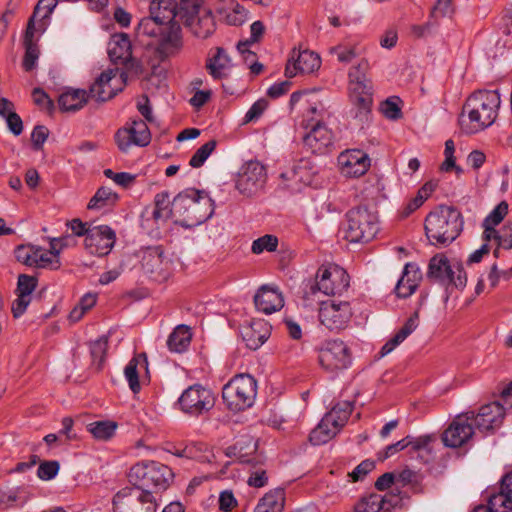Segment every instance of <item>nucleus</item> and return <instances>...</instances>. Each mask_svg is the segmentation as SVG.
<instances>
[{
    "instance_id": "1",
    "label": "nucleus",
    "mask_w": 512,
    "mask_h": 512,
    "mask_svg": "<svg viewBox=\"0 0 512 512\" xmlns=\"http://www.w3.org/2000/svg\"><path fill=\"white\" fill-rule=\"evenodd\" d=\"M501 98L497 90L479 89L470 94L459 116V125L466 134H475L490 127L498 116Z\"/></svg>"
},
{
    "instance_id": "2",
    "label": "nucleus",
    "mask_w": 512,
    "mask_h": 512,
    "mask_svg": "<svg viewBox=\"0 0 512 512\" xmlns=\"http://www.w3.org/2000/svg\"><path fill=\"white\" fill-rule=\"evenodd\" d=\"M215 205L205 190L187 188L178 193L172 201L173 216L181 226L192 228L212 217Z\"/></svg>"
},
{
    "instance_id": "3",
    "label": "nucleus",
    "mask_w": 512,
    "mask_h": 512,
    "mask_svg": "<svg viewBox=\"0 0 512 512\" xmlns=\"http://www.w3.org/2000/svg\"><path fill=\"white\" fill-rule=\"evenodd\" d=\"M463 224L458 209L440 205L426 216L425 234L432 245L447 246L460 235Z\"/></svg>"
},
{
    "instance_id": "4",
    "label": "nucleus",
    "mask_w": 512,
    "mask_h": 512,
    "mask_svg": "<svg viewBox=\"0 0 512 512\" xmlns=\"http://www.w3.org/2000/svg\"><path fill=\"white\" fill-rule=\"evenodd\" d=\"M128 477L133 487L149 491L151 489L165 490L173 473L168 466L160 462L141 461L130 468Z\"/></svg>"
},
{
    "instance_id": "5",
    "label": "nucleus",
    "mask_w": 512,
    "mask_h": 512,
    "mask_svg": "<svg viewBox=\"0 0 512 512\" xmlns=\"http://www.w3.org/2000/svg\"><path fill=\"white\" fill-rule=\"evenodd\" d=\"M175 18L174 0H152L149 6V16L139 21L136 34L139 38L158 39Z\"/></svg>"
},
{
    "instance_id": "6",
    "label": "nucleus",
    "mask_w": 512,
    "mask_h": 512,
    "mask_svg": "<svg viewBox=\"0 0 512 512\" xmlns=\"http://www.w3.org/2000/svg\"><path fill=\"white\" fill-rule=\"evenodd\" d=\"M344 237L350 243L371 241L379 231L377 215L366 207H356L346 214Z\"/></svg>"
},
{
    "instance_id": "7",
    "label": "nucleus",
    "mask_w": 512,
    "mask_h": 512,
    "mask_svg": "<svg viewBox=\"0 0 512 512\" xmlns=\"http://www.w3.org/2000/svg\"><path fill=\"white\" fill-rule=\"evenodd\" d=\"M257 395V382L251 375L239 374L226 383L222 398L232 411H242L254 404Z\"/></svg>"
},
{
    "instance_id": "8",
    "label": "nucleus",
    "mask_w": 512,
    "mask_h": 512,
    "mask_svg": "<svg viewBox=\"0 0 512 512\" xmlns=\"http://www.w3.org/2000/svg\"><path fill=\"white\" fill-rule=\"evenodd\" d=\"M351 412L352 405L349 402L336 404L311 431L309 436L310 442L316 446L329 442L347 423Z\"/></svg>"
},
{
    "instance_id": "9",
    "label": "nucleus",
    "mask_w": 512,
    "mask_h": 512,
    "mask_svg": "<svg viewBox=\"0 0 512 512\" xmlns=\"http://www.w3.org/2000/svg\"><path fill=\"white\" fill-rule=\"evenodd\" d=\"M427 276L444 285L446 289L450 286L464 289L467 284L463 265L458 261H450L443 253H438L430 259Z\"/></svg>"
},
{
    "instance_id": "10",
    "label": "nucleus",
    "mask_w": 512,
    "mask_h": 512,
    "mask_svg": "<svg viewBox=\"0 0 512 512\" xmlns=\"http://www.w3.org/2000/svg\"><path fill=\"white\" fill-rule=\"evenodd\" d=\"M153 492L139 487H125L113 497L114 512H156Z\"/></svg>"
},
{
    "instance_id": "11",
    "label": "nucleus",
    "mask_w": 512,
    "mask_h": 512,
    "mask_svg": "<svg viewBox=\"0 0 512 512\" xmlns=\"http://www.w3.org/2000/svg\"><path fill=\"white\" fill-rule=\"evenodd\" d=\"M214 393L200 384L186 388L178 398L180 410L192 417L208 413L215 405Z\"/></svg>"
},
{
    "instance_id": "12",
    "label": "nucleus",
    "mask_w": 512,
    "mask_h": 512,
    "mask_svg": "<svg viewBox=\"0 0 512 512\" xmlns=\"http://www.w3.org/2000/svg\"><path fill=\"white\" fill-rule=\"evenodd\" d=\"M349 287L348 273L338 265L322 266L316 274L311 294L320 291L325 295L342 294Z\"/></svg>"
},
{
    "instance_id": "13",
    "label": "nucleus",
    "mask_w": 512,
    "mask_h": 512,
    "mask_svg": "<svg viewBox=\"0 0 512 512\" xmlns=\"http://www.w3.org/2000/svg\"><path fill=\"white\" fill-rule=\"evenodd\" d=\"M352 315V308L347 301L329 299L320 302L319 321L330 331H339L346 328Z\"/></svg>"
},
{
    "instance_id": "14",
    "label": "nucleus",
    "mask_w": 512,
    "mask_h": 512,
    "mask_svg": "<svg viewBox=\"0 0 512 512\" xmlns=\"http://www.w3.org/2000/svg\"><path fill=\"white\" fill-rule=\"evenodd\" d=\"M127 81V74L119 68L103 71L91 85L89 93L96 101L105 102L122 91Z\"/></svg>"
},
{
    "instance_id": "15",
    "label": "nucleus",
    "mask_w": 512,
    "mask_h": 512,
    "mask_svg": "<svg viewBox=\"0 0 512 512\" xmlns=\"http://www.w3.org/2000/svg\"><path fill=\"white\" fill-rule=\"evenodd\" d=\"M14 253L16 259L26 266L49 269H58L60 266L59 252L53 243L50 250L34 245H20Z\"/></svg>"
},
{
    "instance_id": "16",
    "label": "nucleus",
    "mask_w": 512,
    "mask_h": 512,
    "mask_svg": "<svg viewBox=\"0 0 512 512\" xmlns=\"http://www.w3.org/2000/svg\"><path fill=\"white\" fill-rule=\"evenodd\" d=\"M318 358L321 367L332 373L347 369L352 362L349 348L338 339L324 342Z\"/></svg>"
},
{
    "instance_id": "17",
    "label": "nucleus",
    "mask_w": 512,
    "mask_h": 512,
    "mask_svg": "<svg viewBox=\"0 0 512 512\" xmlns=\"http://www.w3.org/2000/svg\"><path fill=\"white\" fill-rule=\"evenodd\" d=\"M267 173L259 161L244 163L236 178V189L244 196L251 197L261 191L266 183Z\"/></svg>"
},
{
    "instance_id": "18",
    "label": "nucleus",
    "mask_w": 512,
    "mask_h": 512,
    "mask_svg": "<svg viewBox=\"0 0 512 512\" xmlns=\"http://www.w3.org/2000/svg\"><path fill=\"white\" fill-rule=\"evenodd\" d=\"M471 418L473 412H466L457 415L444 430L442 441L446 447L459 448L467 444L475 433Z\"/></svg>"
},
{
    "instance_id": "19",
    "label": "nucleus",
    "mask_w": 512,
    "mask_h": 512,
    "mask_svg": "<svg viewBox=\"0 0 512 512\" xmlns=\"http://www.w3.org/2000/svg\"><path fill=\"white\" fill-rule=\"evenodd\" d=\"M115 141L122 152H127L132 146H147L151 141V132L146 121L135 119L116 132Z\"/></svg>"
},
{
    "instance_id": "20",
    "label": "nucleus",
    "mask_w": 512,
    "mask_h": 512,
    "mask_svg": "<svg viewBox=\"0 0 512 512\" xmlns=\"http://www.w3.org/2000/svg\"><path fill=\"white\" fill-rule=\"evenodd\" d=\"M504 416V406L499 402H491L482 405L476 414L473 412L471 422L479 432L488 434L501 427Z\"/></svg>"
},
{
    "instance_id": "21",
    "label": "nucleus",
    "mask_w": 512,
    "mask_h": 512,
    "mask_svg": "<svg viewBox=\"0 0 512 512\" xmlns=\"http://www.w3.org/2000/svg\"><path fill=\"white\" fill-rule=\"evenodd\" d=\"M115 241L116 233L110 226L97 225L90 228L84 245L90 254L102 257L111 252Z\"/></svg>"
},
{
    "instance_id": "22",
    "label": "nucleus",
    "mask_w": 512,
    "mask_h": 512,
    "mask_svg": "<svg viewBox=\"0 0 512 512\" xmlns=\"http://www.w3.org/2000/svg\"><path fill=\"white\" fill-rule=\"evenodd\" d=\"M337 162L341 174L350 178L361 177L371 166L369 155L360 149H348L341 152Z\"/></svg>"
},
{
    "instance_id": "23",
    "label": "nucleus",
    "mask_w": 512,
    "mask_h": 512,
    "mask_svg": "<svg viewBox=\"0 0 512 512\" xmlns=\"http://www.w3.org/2000/svg\"><path fill=\"white\" fill-rule=\"evenodd\" d=\"M141 267L149 277L156 281H162L170 275L171 262L163 255L161 247H149L143 252Z\"/></svg>"
},
{
    "instance_id": "24",
    "label": "nucleus",
    "mask_w": 512,
    "mask_h": 512,
    "mask_svg": "<svg viewBox=\"0 0 512 512\" xmlns=\"http://www.w3.org/2000/svg\"><path fill=\"white\" fill-rule=\"evenodd\" d=\"M321 66V58L313 51L303 50L293 52L285 68L287 77H294L297 74H310L317 71Z\"/></svg>"
},
{
    "instance_id": "25",
    "label": "nucleus",
    "mask_w": 512,
    "mask_h": 512,
    "mask_svg": "<svg viewBox=\"0 0 512 512\" xmlns=\"http://www.w3.org/2000/svg\"><path fill=\"white\" fill-rule=\"evenodd\" d=\"M158 52L163 58L178 55L183 48L181 27L174 20L168 24L165 31L159 36Z\"/></svg>"
},
{
    "instance_id": "26",
    "label": "nucleus",
    "mask_w": 512,
    "mask_h": 512,
    "mask_svg": "<svg viewBox=\"0 0 512 512\" xmlns=\"http://www.w3.org/2000/svg\"><path fill=\"white\" fill-rule=\"evenodd\" d=\"M254 303L258 311L272 314L284 306V297L277 287L263 285L256 292Z\"/></svg>"
},
{
    "instance_id": "27",
    "label": "nucleus",
    "mask_w": 512,
    "mask_h": 512,
    "mask_svg": "<svg viewBox=\"0 0 512 512\" xmlns=\"http://www.w3.org/2000/svg\"><path fill=\"white\" fill-rule=\"evenodd\" d=\"M108 55L114 63H122L127 68L134 66L132 45L126 33H117L111 36L108 42Z\"/></svg>"
},
{
    "instance_id": "28",
    "label": "nucleus",
    "mask_w": 512,
    "mask_h": 512,
    "mask_svg": "<svg viewBox=\"0 0 512 512\" xmlns=\"http://www.w3.org/2000/svg\"><path fill=\"white\" fill-rule=\"evenodd\" d=\"M241 337L246 346L251 350H257L270 336V326L264 320H254L241 326Z\"/></svg>"
},
{
    "instance_id": "29",
    "label": "nucleus",
    "mask_w": 512,
    "mask_h": 512,
    "mask_svg": "<svg viewBox=\"0 0 512 512\" xmlns=\"http://www.w3.org/2000/svg\"><path fill=\"white\" fill-rule=\"evenodd\" d=\"M205 67L214 80H222L229 76L233 63L227 51L217 47L215 53L207 58Z\"/></svg>"
},
{
    "instance_id": "30",
    "label": "nucleus",
    "mask_w": 512,
    "mask_h": 512,
    "mask_svg": "<svg viewBox=\"0 0 512 512\" xmlns=\"http://www.w3.org/2000/svg\"><path fill=\"white\" fill-rule=\"evenodd\" d=\"M421 279L422 275L418 266L413 263H406L402 276L395 286V293L397 297H410L416 291Z\"/></svg>"
},
{
    "instance_id": "31",
    "label": "nucleus",
    "mask_w": 512,
    "mask_h": 512,
    "mask_svg": "<svg viewBox=\"0 0 512 512\" xmlns=\"http://www.w3.org/2000/svg\"><path fill=\"white\" fill-rule=\"evenodd\" d=\"M304 143L314 153H323L333 142V133L324 123L311 124Z\"/></svg>"
},
{
    "instance_id": "32",
    "label": "nucleus",
    "mask_w": 512,
    "mask_h": 512,
    "mask_svg": "<svg viewBox=\"0 0 512 512\" xmlns=\"http://www.w3.org/2000/svg\"><path fill=\"white\" fill-rule=\"evenodd\" d=\"M350 100L353 104L352 112L354 117L361 122L367 121L371 112L373 103L371 85L365 86V89L356 90L354 87L349 88Z\"/></svg>"
},
{
    "instance_id": "33",
    "label": "nucleus",
    "mask_w": 512,
    "mask_h": 512,
    "mask_svg": "<svg viewBox=\"0 0 512 512\" xmlns=\"http://www.w3.org/2000/svg\"><path fill=\"white\" fill-rule=\"evenodd\" d=\"M56 5L57 0H39L27 25V36H33L37 30L45 29L46 20L50 18Z\"/></svg>"
},
{
    "instance_id": "34",
    "label": "nucleus",
    "mask_w": 512,
    "mask_h": 512,
    "mask_svg": "<svg viewBox=\"0 0 512 512\" xmlns=\"http://www.w3.org/2000/svg\"><path fill=\"white\" fill-rule=\"evenodd\" d=\"M144 371L148 374V359L145 353L136 354L126 365L124 376L128 382L129 388L133 393H138L141 389L139 383V374Z\"/></svg>"
},
{
    "instance_id": "35",
    "label": "nucleus",
    "mask_w": 512,
    "mask_h": 512,
    "mask_svg": "<svg viewBox=\"0 0 512 512\" xmlns=\"http://www.w3.org/2000/svg\"><path fill=\"white\" fill-rule=\"evenodd\" d=\"M88 93L84 89H67L58 98V104L64 112L80 110L88 100Z\"/></svg>"
},
{
    "instance_id": "36",
    "label": "nucleus",
    "mask_w": 512,
    "mask_h": 512,
    "mask_svg": "<svg viewBox=\"0 0 512 512\" xmlns=\"http://www.w3.org/2000/svg\"><path fill=\"white\" fill-rule=\"evenodd\" d=\"M508 213V204L506 201L500 202L483 221V239L485 241L492 240V236L496 235L495 226L500 224Z\"/></svg>"
},
{
    "instance_id": "37",
    "label": "nucleus",
    "mask_w": 512,
    "mask_h": 512,
    "mask_svg": "<svg viewBox=\"0 0 512 512\" xmlns=\"http://www.w3.org/2000/svg\"><path fill=\"white\" fill-rule=\"evenodd\" d=\"M184 22L191 28L192 33L198 37L205 39L214 32V18L210 12H205L202 16H192Z\"/></svg>"
},
{
    "instance_id": "38",
    "label": "nucleus",
    "mask_w": 512,
    "mask_h": 512,
    "mask_svg": "<svg viewBox=\"0 0 512 512\" xmlns=\"http://www.w3.org/2000/svg\"><path fill=\"white\" fill-rule=\"evenodd\" d=\"M490 496L493 498L494 506H502L512 512V471L501 478L499 491Z\"/></svg>"
},
{
    "instance_id": "39",
    "label": "nucleus",
    "mask_w": 512,
    "mask_h": 512,
    "mask_svg": "<svg viewBox=\"0 0 512 512\" xmlns=\"http://www.w3.org/2000/svg\"><path fill=\"white\" fill-rule=\"evenodd\" d=\"M285 503L283 489H275L266 493L257 504L254 512H282Z\"/></svg>"
},
{
    "instance_id": "40",
    "label": "nucleus",
    "mask_w": 512,
    "mask_h": 512,
    "mask_svg": "<svg viewBox=\"0 0 512 512\" xmlns=\"http://www.w3.org/2000/svg\"><path fill=\"white\" fill-rule=\"evenodd\" d=\"M191 331L186 325H178L167 339V346L171 352L182 353L190 345Z\"/></svg>"
},
{
    "instance_id": "41",
    "label": "nucleus",
    "mask_w": 512,
    "mask_h": 512,
    "mask_svg": "<svg viewBox=\"0 0 512 512\" xmlns=\"http://www.w3.org/2000/svg\"><path fill=\"white\" fill-rule=\"evenodd\" d=\"M119 200V195L109 187H100L90 199L87 208L101 210L113 207Z\"/></svg>"
},
{
    "instance_id": "42",
    "label": "nucleus",
    "mask_w": 512,
    "mask_h": 512,
    "mask_svg": "<svg viewBox=\"0 0 512 512\" xmlns=\"http://www.w3.org/2000/svg\"><path fill=\"white\" fill-rule=\"evenodd\" d=\"M307 106L303 113L304 118L307 120L308 128L311 124L323 123V121L329 116V112L326 109L323 102L317 99H307Z\"/></svg>"
},
{
    "instance_id": "43",
    "label": "nucleus",
    "mask_w": 512,
    "mask_h": 512,
    "mask_svg": "<svg viewBox=\"0 0 512 512\" xmlns=\"http://www.w3.org/2000/svg\"><path fill=\"white\" fill-rule=\"evenodd\" d=\"M117 423L111 420L95 421L87 425V430L97 440L107 441L111 439L116 432Z\"/></svg>"
},
{
    "instance_id": "44",
    "label": "nucleus",
    "mask_w": 512,
    "mask_h": 512,
    "mask_svg": "<svg viewBox=\"0 0 512 512\" xmlns=\"http://www.w3.org/2000/svg\"><path fill=\"white\" fill-rule=\"evenodd\" d=\"M368 66V61L362 59L357 65L350 68L348 72L349 88L354 87V89L359 90L360 88L365 89V86H370V82L366 78Z\"/></svg>"
},
{
    "instance_id": "45",
    "label": "nucleus",
    "mask_w": 512,
    "mask_h": 512,
    "mask_svg": "<svg viewBox=\"0 0 512 512\" xmlns=\"http://www.w3.org/2000/svg\"><path fill=\"white\" fill-rule=\"evenodd\" d=\"M384 496L376 493H371L363 496L355 505V512H379L384 508Z\"/></svg>"
},
{
    "instance_id": "46",
    "label": "nucleus",
    "mask_w": 512,
    "mask_h": 512,
    "mask_svg": "<svg viewBox=\"0 0 512 512\" xmlns=\"http://www.w3.org/2000/svg\"><path fill=\"white\" fill-rule=\"evenodd\" d=\"M97 302V294L88 292L84 294L78 304L71 310L69 319L72 322H78L82 319L87 311L95 306Z\"/></svg>"
},
{
    "instance_id": "47",
    "label": "nucleus",
    "mask_w": 512,
    "mask_h": 512,
    "mask_svg": "<svg viewBox=\"0 0 512 512\" xmlns=\"http://www.w3.org/2000/svg\"><path fill=\"white\" fill-rule=\"evenodd\" d=\"M107 348L108 338L106 336H101L90 343L92 363L96 366L97 369H101L105 361Z\"/></svg>"
},
{
    "instance_id": "48",
    "label": "nucleus",
    "mask_w": 512,
    "mask_h": 512,
    "mask_svg": "<svg viewBox=\"0 0 512 512\" xmlns=\"http://www.w3.org/2000/svg\"><path fill=\"white\" fill-rule=\"evenodd\" d=\"M203 0H180L179 5L175 3V13L181 20L197 16Z\"/></svg>"
},
{
    "instance_id": "49",
    "label": "nucleus",
    "mask_w": 512,
    "mask_h": 512,
    "mask_svg": "<svg viewBox=\"0 0 512 512\" xmlns=\"http://www.w3.org/2000/svg\"><path fill=\"white\" fill-rule=\"evenodd\" d=\"M216 145L217 142L215 140H209L208 142L203 144L193 154L189 161V165L193 168L201 167L208 159V157L212 154V152L215 150Z\"/></svg>"
},
{
    "instance_id": "50",
    "label": "nucleus",
    "mask_w": 512,
    "mask_h": 512,
    "mask_svg": "<svg viewBox=\"0 0 512 512\" xmlns=\"http://www.w3.org/2000/svg\"><path fill=\"white\" fill-rule=\"evenodd\" d=\"M278 238L274 235L266 234L254 240L251 250L254 254H261L264 251L273 252L277 249Z\"/></svg>"
},
{
    "instance_id": "51",
    "label": "nucleus",
    "mask_w": 512,
    "mask_h": 512,
    "mask_svg": "<svg viewBox=\"0 0 512 512\" xmlns=\"http://www.w3.org/2000/svg\"><path fill=\"white\" fill-rule=\"evenodd\" d=\"M33 36L25 35L26 51L23 59V67L26 71H31L35 68L39 58V50L36 45L32 43Z\"/></svg>"
},
{
    "instance_id": "52",
    "label": "nucleus",
    "mask_w": 512,
    "mask_h": 512,
    "mask_svg": "<svg viewBox=\"0 0 512 512\" xmlns=\"http://www.w3.org/2000/svg\"><path fill=\"white\" fill-rule=\"evenodd\" d=\"M330 54L336 55L339 62L348 64L359 54V51L356 46L338 44L330 48Z\"/></svg>"
},
{
    "instance_id": "53",
    "label": "nucleus",
    "mask_w": 512,
    "mask_h": 512,
    "mask_svg": "<svg viewBox=\"0 0 512 512\" xmlns=\"http://www.w3.org/2000/svg\"><path fill=\"white\" fill-rule=\"evenodd\" d=\"M399 103L400 99L398 97L388 98L384 102H382L380 110L387 119L397 120L402 116Z\"/></svg>"
},
{
    "instance_id": "54",
    "label": "nucleus",
    "mask_w": 512,
    "mask_h": 512,
    "mask_svg": "<svg viewBox=\"0 0 512 512\" xmlns=\"http://www.w3.org/2000/svg\"><path fill=\"white\" fill-rule=\"evenodd\" d=\"M60 464L56 460L43 461L37 469V476L43 481H49L56 477Z\"/></svg>"
},
{
    "instance_id": "55",
    "label": "nucleus",
    "mask_w": 512,
    "mask_h": 512,
    "mask_svg": "<svg viewBox=\"0 0 512 512\" xmlns=\"http://www.w3.org/2000/svg\"><path fill=\"white\" fill-rule=\"evenodd\" d=\"M37 286V279L29 275H20L17 282V295L32 297V293Z\"/></svg>"
},
{
    "instance_id": "56",
    "label": "nucleus",
    "mask_w": 512,
    "mask_h": 512,
    "mask_svg": "<svg viewBox=\"0 0 512 512\" xmlns=\"http://www.w3.org/2000/svg\"><path fill=\"white\" fill-rule=\"evenodd\" d=\"M268 107V101L264 98L258 99L256 102L252 104V106L249 108V110L246 112L243 123L247 124L250 122L257 121L264 111Z\"/></svg>"
},
{
    "instance_id": "57",
    "label": "nucleus",
    "mask_w": 512,
    "mask_h": 512,
    "mask_svg": "<svg viewBox=\"0 0 512 512\" xmlns=\"http://www.w3.org/2000/svg\"><path fill=\"white\" fill-rule=\"evenodd\" d=\"M248 20L247 10L240 4L234 5V7L226 13V21L230 25L240 26Z\"/></svg>"
},
{
    "instance_id": "58",
    "label": "nucleus",
    "mask_w": 512,
    "mask_h": 512,
    "mask_svg": "<svg viewBox=\"0 0 512 512\" xmlns=\"http://www.w3.org/2000/svg\"><path fill=\"white\" fill-rule=\"evenodd\" d=\"M492 239L497 242L498 246L507 250L512 249V222L506 223L501 232L496 230V235L492 236Z\"/></svg>"
},
{
    "instance_id": "59",
    "label": "nucleus",
    "mask_w": 512,
    "mask_h": 512,
    "mask_svg": "<svg viewBox=\"0 0 512 512\" xmlns=\"http://www.w3.org/2000/svg\"><path fill=\"white\" fill-rule=\"evenodd\" d=\"M432 441V436L430 435H421L418 437L406 436L405 442L407 443V448H411L413 451H420L428 449L430 443Z\"/></svg>"
},
{
    "instance_id": "60",
    "label": "nucleus",
    "mask_w": 512,
    "mask_h": 512,
    "mask_svg": "<svg viewBox=\"0 0 512 512\" xmlns=\"http://www.w3.org/2000/svg\"><path fill=\"white\" fill-rule=\"evenodd\" d=\"M34 103L41 109L51 112L54 109V103L41 88H35L32 92Z\"/></svg>"
},
{
    "instance_id": "61",
    "label": "nucleus",
    "mask_w": 512,
    "mask_h": 512,
    "mask_svg": "<svg viewBox=\"0 0 512 512\" xmlns=\"http://www.w3.org/2000/svg\"><path fill=\"white\" fill-rule=\"evenodd\" d=\"M418 313L415 312L407 319L402 328L395 334L402 342L418 327Z\"/></svg>"
},
{
    "instance_id": "62",
    "label": "nucleus",
    "mask_w": 512,
    "mask_h": 512,
    "mask_svg": "<svg viewBox=\"0 0 512 512\" xmlns=\"http://www.w3.org/2000/svg\"><path fill=\"white\" fill-rule=\"evenodd\" d=\"M48 135L49 131L45 126H36L31 133V141L34 149H41Z\"/></svg>"
},
{
    "instance_id": "63",
    "label": "nucleus",
    "mask_w": 512,
    "mask_h": 512,
    "mask_svg": "<svg viewBox=\"0 0 512 512\" xmlns=\"http://www.w3.org/2000/svg\"><path fill=\"white\" fill-rule=\"evenodd\" d=\"M375 467L374 461L364 460L350 473L353 481L362 480Z\"/></svg>"
},
{
    "instance_id": "64",
    "label": "nucleus",
    "mask_w": 512,
    "mask_h": 512,
    "mask_svg": "<svg viewBox=\"0 0 512 512\" xmlns=\"http://www.w3.org/2000/svg\"><path fill=\"white\" fill-rule=\"evenodd\" d=\"M32 297H26L24 295H17V298L12 303V313L15 318L21 317L27 307L31 303Z\"/></svg>"
}]
</instances>
